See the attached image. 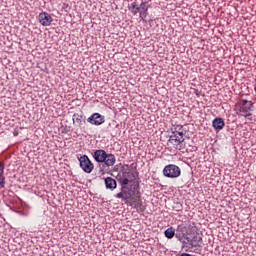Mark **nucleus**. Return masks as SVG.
<instances>
[{
  "label": "nucleus",
  "instance_id": "obj_2",
  "mask_svg": "<svg viewBox=\"0 0 256 256\" xmlns=\"http://www.w3.org/2000/svg\"><path fill=\"white\" fill-rule=\"evenodd\" d=\"M168 145H171L176 151H182V149H185V137L181 134H171Z\"/></svg>",
  "mask_w": 256,
  "mask_h": 256
},
{
  "label": "nucleus",
  "instance_id": "obj_14",
  "mask_svg": "<svg viewBox=\"0 0 256 256\" xmlns=\"http://www.w3.org/2000/svg\"><path fill=\"white\" fill-rule=\"evenodd\" d=\"M202 243H203V238L201 237V235L196 234L193 236L190 245L192 247H201Z\"/></svg>",
  "mask_w": 256,
  "mask_h": 256
},
{
  "label": "nucleus",
  "instance_id": "obj_12",
  "mask_svg": "<svg viewBox=\"0 0 256 256\" xmlns=\"http://www.w3.org/2000/svg\"><path fill=\"white\" fill-rule=\"evenodd\" d=\"M212 126L214 127L215 131H221L225 127V120H223V118H215L212 121Z\"/></svg>",
  "mask_w": 256,
  "mask_h": 256
},
{
  "label": "nucleus",
  "instance_id": "obj_1",
  "mask_svg": "<svg viewBox=\"0 0 256 256\" xmlns=\"http://www.w3.org/2000/svg\"><path fill=\"white\" fill-rule=\"evenodd\" d=\"M93 157L97 163H104L106 167H113L117 162L114 154H107L103 149L96 150Z\"/></svg>",
  "mask_w": 256,
  "mask_h": 256
},
{
  "label": "nucleus",
  "instance_id": "obj_19",
  "mask_svg": "<svg viewBox=\"0 0 256 256\" xmlns=\"http://www.w3.org/2000/svg\"><path fill=\"white\" fill-rule=\"evenodd\" d=\"M164 234H165V237H167V239H173L175 237V229H173V227H170L166 229Z\"/></svg>",
  "mask_w": 256,
  "mask_h": 256
},
{
  "label": "nucleus",
  "instance_id": "obj_6",
  "mask_svg": "<svg viewBox=\"0 0 256 256\" xmlns=\"http://www.w3.org/2000/svg\"><path fill=\"white\" fill-rule=\"evenodd\" d=\"M116 199H122L124 203H129L130 199L133 197V190L125 185H121V192L115 195Z\"/></svg>",
  "mask_w": 256,
  "mask_h": 256
},
{
  "label": "nucleus",
  "instance_id": "obj_7",
  "mask_svg": "<svg viewBox=\"0 0 256 256\" xmlns=\"http://www.w3.org/2000/svg\"><path fill=\"white\" fill-rule=\"evenodd\" d=\"M135 180V173L131 171H124L122 172V175L119 178L120 185L128 186L129 183H133Z\"/></svg>",
  "mask_w": 256,
  "mask_h": 256
},
{
  "label": "nucleus",
  "instance_id": "obj_8",
  "mask_svg": "<svg viewBox=\"0 0 256 256\" xmlns=\"http://www.w3.org/2000/svg\"><path fill=\"white\" fill-rule=\"evenodd\" d=\"M130 207H134V209H137V211H145V206L143 205V201L141 200V196L139 193L135 196L132 197L130 200Z\"/></svg>",
  "mask_w": 256,
  "mask_h": 256
},
{
  "label": "nucleus",
  "instance_id": "obj_9",
  "mask_svg": "<svg viewBox=\"0 0 256 256\" xmlns=\"http://www.w3.org/2000/svg\"><path fill=\"white\" fill-rule=\"evenodd\" d=\"M87 122L90 123V125H103V123H105V116L99 113H94L87 118Z\"/></svg>",
  "mask_w": 256,
  "mask_h": 256
},
{
  "label": "nucleus",
  "instance_id": "obj_16",
  "mask_svg": "<svg viewBox=\"0 0 256 256\" xmlns=\"http://www.w3.org/2000/svg\"><path fill=\"white\" fill-rule=\"evenodd\" d=\"M72 121L76 127H81L83 125V116L80 114H74L72 116Z\"/></svg>",
  "mask_w": 256,
  "mask_h": 256
},
{
  "label": "nucleus",
  "instance_id": "obj_10",
  "mask_svg": "<svg viewBox=\"0 0 256 256\" xmlns=\"http://www.w3.org/2000/svg\"><path fill=\"white\" fill-rule=\"evenodd\" d=\"M38 20L43 27H49V25L53 23V17H51V14L47 12H41L38 16Z\"/></svg>",
  "mask_w": 256,
  "mask_h": 256
},
{
  "label": "nucleus",
  "instance_id": "obj_13",
  "mask_svg": "<svg viewBox=\"0 0 256 256\" xmlns=\"http://www.w3.org/2000/svg\"><path fill=\"white\" fill-rule=\"evenodd\" d=\"M5 162H0V189L5 187Z\"/></svg>",
  "mask_w": 256,
  "mask_h": 256
},
{
  "label": "nucleus",
  "instance_id": "obj_11",
  "mask_svg": "<svg viewBox=\"0 0 256 256\" xmlns=\"http://www.w3.org/2000/svg\"><path fill=\"white\" fill-rule=\"evenodd\" d=\"M106 189H110V191H115L117 189V180L111 177H107L104 179Z\"/></svg>",
  "mask_w": 256,
  "mask_h": 256
},
{
  "label": "nucleus",
  "instance_id": "obj_5",
  "mask_svg": "<svg viewBox=\"0 0 256 256\" xmlns=\"http://www.w3.org/2000/svg\"><path fill=\"white\" fill-rule=\"evenodd\" d=\"M78 161L84 173H91L93 169H95V165H93V162H91V160L89 159V156L87 155L80 156L78 158Z\"/></svg>",
  "mask_w": 256,
  "mask_h": 256
},
{
  "label": "nucleus",
  "instance_id": "obj_3",
  "mask_svg": "<svg viewBox=\"0 0 256 256\" xmlns=\"http://www.w3.org/2000/svg\"><path fill=\"white\" fill-rule=\"evenodd\" d=\"M163 175L168 179H177L181 176V168L175 164L166 165L163 169Z\"/></svg>",
  "mask_w": 256,
  "mask_h": 256
},
{
  "label": "nucleus",
  "instance_id": "obj_18",
  "mask_svg": "<svg viewBox=\"0 0 256 256\" xmlns=\"http://www.w3.org/2000/svg\"><path fill=\"white\" fill-rule=\"evenodd\" d=\"M173 135H179L180 137H185V132L183 131V126L178 125L174 128V131L172 132Z\"/></svg>",
  "mask_w": 256,
  "mask_h": 256
},
{
  "label": "nucleus",
  "instance_id": "obj_15",
  "mask_svg": "<svg viewBox=\"0 0 256 256\" xmlns=\"http://www.w3.org/2000/svg\"><path fill=\"white\" fill-rule=\"evenodd\" d=\"M128 9L133 15H137V13L141 15V8L139 7V5H137V2H132L128 6Z\"/></svg>",
  "mask_w": 256,
  "mask_h": 256
},
{
  "label": "nucleus",
  "instance_id": "obj_4",
  "mask_svg": "<svg viewBox=\"0 0 256 256\" xmlns=\"http://www.w3.org/2000/svg\"><path fill=\"white\" fill-rule=\"evenodd\" d=\"M253 111V102L249 100H242L239 109L236 111L237 115L241 117H251Z\"/></svg>",
  "mask_w": 256,
  "mask_h": 256
},
{
  "label": "nucleus",
  "instance_id": "obj_17",
  "mask_svg": "<svg viewBox=\"0 0 256 256\" xmlns=\"http://www.w3.org/2000/svg\"><path fill=\"white\" fill-rule=\"evenodd\" d=\"M139 7H140L141 19H143L144 17H147V11H149V7L147 6V3L142 2Z\"/></svg>",
  "mask_w": 256,
  "mask_h": 256
}]
</instances>
